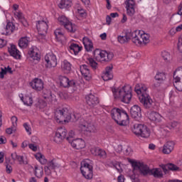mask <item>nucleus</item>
I'll use <instances>...</instances> for the list:
<instances>
[{"mask_svg":"<svg viewBox=\"0 0 182 182\" xmlns=\"http://www.w3.org/2000/svg\"><path fill=\"white\" fill-rule=\"evenodd\" d=\"M161 56H162L164 60H165V62H168V61H170V59H171L170 53H168L166 50L161 52Z\"/></svg>","mask_w":182,"mask_h":182,"instance_id":"obj_45","label":"nucleus"},{"mask_svg":"<svg viewBox=\"0 0 182 182\" xmlns=\"http://www.w3.org/2000/svg\"><path fill=\"white\" fill-rule=\"evenodd\" d=\"M173 86L178 92H182V80L181 78H173Z\"/></svg>","mask_w":182,"mask_h":182,"instance_id":"obj_41","label":"nucleus"},{"mask_svg":"<svg viewBox=\"0 0 182 182\" xmlns=\"http://www.w3.org/2000/svg\"><path fill=\"white\" fill-rule=\"evenodd\" d=\"M176 112L175 111H173V112H169L167 114V117L169 118V119H173L174 116H176Z\"/></svg>","mask_w":182,"mask_h":182,"instance_id":"obj_55","label":"nucleus"},{"mask_svg":"<svg viewBox=\"0 0 182 182\" xmlns=\"http://www.w3.org/2000/svg\"><path fill=\"white\" fill-rule=\"evenodd\" d=\"M87 105L90 107H95L97 105H99V98L93 94H90L85 97Z\"/></svg>","mask_w":182,"mask_h":182,"instance_id":"obj_20","label":"nucleus"},{"mask_svg":"<svg viewBox=\"0 0 182 182\" xmlns=\"http://www.w3.org/2000/svg\"><path fill=\"white\" fill-rule=\"evenodd\" d=\"M31 38L28 36L21 37L18 41V46L22 48H28Z\"/></svg>","mask_w":182,"mask_h":182,"instance_id":"obj_33","label":"nucleus"},{"mask_svg":"<svg viewBox=\"0 0 182 182\" xmlns=\"http://www.w3.org/2000/svg\"><path fill=\"white\" fill-rule=\"evenodd\" d=\"M61 70L64 73H70L72 70V64L67 60L61 62Z\"/></svg>","mask_w":182,"mask_h":182,"instance_id":"obj_32","label":"nucleus"},{"mask_svg":"<svg viewBox=\"0 0 182 182\" xmlns=\"http://www.w3.org/2000/svg\"><path fill=\"white\" fill-rule=\"evenodd\" d=\"M74 117V118H73ZM80 117V115L70 114L68 108H63L61 109H56L55 112V119L57 123H68L69 122H76Z\"/></svg>","mask_w":182,"mask_h":182,"instance_id":"obj_5","label":"nucleus"},{"mask_svg":"<svg viewBox=\"0 0 182 182\" xmlns=\"http://www.w3.org/2000/svg\"><path fill=\"white\" fill-rule=\"evenodd\" d=\"M54 34L56 39L59 41H62L65 39V31H63V29L62 28L55 29Z\"/></svg>","mask_w":182,"mask_h":182,"instance_id":"obj_35","label":"nucleus"},{"mask_svg":"<svg viewBox=\"0 0 182 182\" xmlns=\"http://www.w3.org/2000/svg\"><path fill=\"white\" fill-rule=\"evenodd\" d=\"M30 86L34 90L41 92V90H43L44 83L41 79L34 78L31 82H30Z\"/></svg>","mask_w":182,"mask_h":182,"instance_id":"obj_15","label":"nucleus"},{"mask_svg":"<svg viewBox=\"0 0 182 182\" xmlns=\"http://www.w3.org/2000/svg\"><path fill=\"white\" fill-rule=\"evenodd\" d=\"M34 174L38 178H41L43 176V168L41 166L36 165L34 166Z\"/></svg>","mask_w":182,"mask_h":182,"instance_id":"obj_42","label":"nucleus"},{"mask_svg":"<svg viewBox=\"0 0 182 182\" xmlns=\"http://www.w3.org/2000/svg\"><path fill=\"white\" fill-rule=\"evenodd\" d=\"M44 65L46 69H52L58 66V58L53 53H47L44 57Z\"/></svg>","mask_w":182,"mask_h":182,"instance_id":"obj_12","label":"nucleus"},{"mask_svg":"<svg viewBox=\"0 0 182 182\" xmlns=\"http://www.w3.org/2000/svg\"><path fill=\"white\" fill-rule=\"evenodd\" d=\"M123 150V146L122 145H117V146L115 148V151L117 153H120Z\"/></svg>","mask_w":182,"mask_h":182,"instance_id":"obj_61","label":"nucleus"},{"mask_svg":"<svg viewBox=\"0 0 182 182\" xmlns=\"http://www.w3.org/2000/svg\"><path fill=\"white\" fill-rule=\"evenodd\" d=\"M173 79H181L182 80V67L178 68L173 73Z\"/></svg>","mask_w":182,"mask_h":182,"instance_id":"obj_43","label":"nucleus"},{"mask_svg":"<svg viewBox=\"0 0 182 182\" xmlns=\"http://www.w3.org/2000/svg\"><path fill=\"white\" fill-rule=\"evenodd\" d=\"M6 73H13L12 68L11 67L7 66L4 68V70H2L1 73V77H2V75H6Z\"/></svg>","mask_w":182,"mask_h":182,"instance_id":"obj_47","label":"nucleus"},{"mask_svg":"<svg viewBox=\"0 0 182 182\" xmlns=\"http://www.w3.org/2000/svg\"><path fill=\"white\" fill-rule=\"evenodd\" d=\"M130 163L134 168L132 171V174L130 175L131 180H136V173L137 172V170L140 171L141 174H144V176H147V174H152L154 177H156L158 178L163 177V171H161V168H154L150 170L149 166H147V165H144L143 163L134 161H132Z\"/></svg>","mask_w":182,"mask_h":182,"instance_id":"obj_2","label":"nucleus"},{"mask_svg":"<svg viewBox=\"0 0 182 182\" xmlns=\"http://www.w3.org/2000/svg\"><path fill=\"white\" fill-rule=\"evenodd\" d=\"M48 95L43 96L44 99H50L51 102H56V97L52 95V93H50V91H48Z\"/></svg>","mask_w":182,"mask_h":182,"instance_id":"obj_48","label":"nucleus"},{"mask_svg":"<svg viewBox=\"0 0 182 182\" xmlns=\"http://www.w3.org/2000/svg\"><path fill=\"white\" fill-rule=\"evenodd\" d=\"M28 148L30 150H32V151H37L38 150V146L35 144H29Z\"/></svg>","mask_w":182,"mask_h":182,"instance_id":"obj_54","label":"nucleus"},{"mask_svg":"<svg viewBox=\"0 0 182 182\" xmlns=\"http://www.w3.org/2000/svg\"><path fill=\"white\" fill-rule=\"evenodd\" d=\"M113 65H109L105 68V71L102 74V79L105 81L110 80L113 79Z\"/></svg>","mask_w":182,"mask_h":182,"instance_id":"obj_26","label":"nucleus"},{"mask_svg":"<svg viewBox=\"0 0 182 182\" xmlns=\"http://www.w3.org/2000/svg\"><path fill=\"white\" fill-rule=\"evenodd\" d=\"M87 63H89L92 69H96L97 68V63L92 58H88Z\"/></svg>","mask_w":182,"mask_h":182,"instance_id":"obj_46","label":"nucleus"},{"mask_svg":"<svg viewBox=\"0 0 182 182\" xmlns=\"http://www.w3.org/2000/svg\"><path fill=\"white\" fill-rule=\"evenodd\" d=\"M17 122L18 117H16V116L11 117L12 127H14V129H16V127L18 126Z\"/></svg>","mask_w":182,"mask_h":182,"instance_id":"obj_53","label":"nucleus"},{"mask_svg":"<svg viewBox=\"0 0 182 182\" xmlns=\"http://www.w3.org/2000/svg\"><path fill=\"white\" fill-rule=\"evenodd\" d=\"M58 6L60 9L70 8L72 6V0H61Z\"/></svg>","mask_w":182,"mask_h":182,"instance_id":"obj_39","label":"nucleus"},{"mask_svg":"<svg viewBox=\"0 0 182 182\" xmlns=\"http://www.w3.org/2000/svg\"><path fill=\"white\" fill-rule=\"evenodd\" d=\"M14 130H15V128H14V127H11V128H7L6 129V133L7 134H12V132H14Z\"/></svg>","mask_w":182,"mask_h":182,"instance_id":"obj_58","label":"nucleus"},{"mask_svg":"<svg viewBox=\"0 0 182 182\" xmlns=\"http://www.w3.org/2000/svg\"><path fill=\"white\" fill-rule=\"evenodd\" d=\"M73 137H75V132L71 130L69 133H68V136L67 137V140L69 141V143H71L73 139H73Z\"/></svg>","mask_w":182,"mask_h":182,"instance_id":"obj_52","label":"nucleus"},{"mask_svg":"<svg viewBox=\"0 0 182 182\" xmlns=\"http://www.w3.org/2000/svg\"><path fill=\"white\" fill-rule=\"evenodd\" d=\"M11 156L12 160H14V161H18L19 164H24V165L28 164V160L26 159V158H25V156H23L18 155L16 152L11 154Z\"/></svg>","mask_w":182,"mask_h":182,"instance_id":"obj_29","label":"nucleus"},{"mask_svg":"<svg viewBox=\"0 0 182 182\" xmlns=\"http://www.w3.org/2000/svg\"><path fill=\"white\" fill-rule=\"evenodd\" d=\"M70 144L73 147V149H76L77 150H80V149H85L86 146V143L85 140L82 139H73Z\"/></svg>","mask_w":182,"mask_h":182,"instance_id":"obj_23","label":"nucleus"},{"mask_svg":"<svg viewBox=\"0 0 182 182\" xmlns=\"http://www.w3.org/2000/svg\"><path fill=\"white\" fill-rule=\"evenodd\" d=\"M178 126V122L173 121L171 123V127L169 129H174V127H177Z\"/></svg>","mask_w":182,"mask_h":182,"instance_id":"obj_60","label":"nucleus"},{"mask_svg":"<svg viewBox=\"0 0 182 182\" xmlns=\"http://www.w3.org/2000/svg\"><path fill=\"white\" fill-rule=\"evenodd\" d=\"M168 167V170H171L172 171H177L178 170V166L173 164H169L166 166Z\"/></svg>","mask_w":182,"mask_h":182,"instance_id":"obj_50","label":"nucleus"},{"mask_svg":"<svg viewBox=\"0 0 182 182\" xmlns=\"http://www.w3.org/2000/svg\"><path fill=\"white\" fill-rule=\"evenodd\" d=\"M155 80H157L160 83L166 80V73L158 71L154 77Z\"/></svg>","mask_w":182,"mask_h":182,"instance_id":"obj_40","label":"nucleus"},{"mask_svg":"<svg viewBox=\"0 0 182 182\" xmlns=\"http://www.w3.org/2000/svg\"><path fill=\"white\" fill-rule=\"evenodd\" d=\"M177 15H180V16H181L182 15V6L180 5L178 7V12L176 14Z\"/></svg>","mask_w":182,"mask_h":182,"instance_id":"obj_63","label":"nucleus"},{"mask_svg":"<svg viewBox=\"0 0 182 182\" xmlns=\"http://www.w3.org/2000/svg\"><path fill=\"white\" fill-rule=\"evenodd\" d=\"M159 132L161 133V136H163V137H166V136H168L170 134V132L167 130V127H160Z\"/></svg>","mask_w":182,"mask_h":182,"instance_id":"obj_44","label":"nucleus"},{"mask_svg":"<svg viewBox=\"0 0 182 182\" xmlns=\"http://www.w3.org/2000/svg\"><path fill=\"white\" fill-rule=\"evenodd\" d=\"M68 134V131L66 129L63 127H60L55 132V134L54 136V141L55 143L59 144L62 142V140L66 139V136Z\"/></svg>","mask_w":182,"mask_h":182,"instance_id":"obj_13","label":"nucleus"},{"mask_svg":"<svg viewBox=\"0 0 182 182\" xmlns=\"http://www.w3.org/2000/svg\"><path fill=\"white\" fill-rule=\"evenodd\" d=\"M14 18L16 19H18L19 22L23 25V26H28V21H26V19H25V17L23 16V14L21 11H14Z\"/></svg>","mask_w":182,"mask_h":182,"instance_id":"obj_31","label":"nucleus"},{"mask_svg":"<svg viewBox=\"0 0 182 182\" xmlns=\"http://www.w3.org/2000/svg\"><path fill=\"white\" fill-rule=\"evenodd\" d=\"M149 119L151 122H154L155 124H158V123H161L163 120H164V117L160 114V113L157 112L152 111L149 114Z\"/></svg>","mask_w":182,"mask_h":182,"instance_id":"obj_17","label":"nucleus"},{"mask_svg":"<svg viewBox=\"0 0 182 182\" xmlns=\"http://www.w3.org/2000/svg\"><path fill=\"white\" fill-rule=\"evenodd\" d=\"M59 80L60 85L63 87H70V86L73 87L76 85L74 80H69V78L66 76H59Z\"/></svg>","mask_w":182,"mask_h":182,"instance_id":"obj_19","label":"nucleus"},{"mask_svg":"<svg viewBox=\"0 0 182 182\" xmlns=\"http://www.w3.org/2000/svg\"><path fill=\"white\" fill-rule=\"evenodd\" d=\"M113 53L96 49L94 51V57L97 62H109L113 59Z\"/></svg>","mask_w":182,"mask_h":182,"instance_id":"obj_10","label":"nucleus"},{"mask_svg":"<svg viewBox=\"0 0 182 182\" xmlns=\"http://www.w3.org/2000/svg\"><path fill=\"white\" fill-rule=\"evenodd\" d=\"M77 14L82 18H85V16H86V11L82 8L77 9Z\"/></svg>","mask_w":182,"mask_h":182,"instance_id":"obj_51","label":"nucleus"},{"mask_svg":"<svg viewBox=\"0 0 182 182\" xmlns=\"http://www.w3.org/2000/svg\"><path fill=\"white\" fill-rule=\"evenodd\" d=\"M6 143V138L4 136H0V144H5Z\"/></svg>","mask_w":182,"mask_h":182,"instance_id":"obj_59","label":"nucleus"},{"mask_svg":"<svg viewBox=\"0 0 182 182\" xmlns=\"http://www.w3.org/2000/svg\"><path fill=\"white\" fill-rule=\"evenodd\" d=\"M36 28L39 35H46L48 32V23L45 21H38L36 23Z\"/></svg>","mask_w":182,"mask_h":182,"instance_id":"obj_18","label":"nucleus"},{"mask_svg":"<svg viewBox=\"0 0 182 182\" xmlns=\"http://www.w3.org/2000/svg\"><path fill=\"white\" fill-rule=\"evenodd\" d=\"M81 2H82V4L86 6L90 5V0H81Z\"/></svg>","mask_w":182,"mask_h":182,"instance_id":"obj_64","label":"nucleus"},{"mask_svg":"<svg viewBox=\"0 0 182 182\" xmlns=\"http://www.w3.org/2000/svg\"><path fill=\"white\" fill-rule=\"evenodd\" d=\"M112 93L115 99H119L123 103H130L132 97H133V90L130 85H124L117 88L112 89Z\"/></svg>","mask_w":182,"mask_h":182,"instance_id":"obj_4","label":"nucleus"},{"mask_svg":"<svg viewBox=\"0 0 182 182\" xmlns=\"http://www.w3.org/2000/svg\"><path fill=\"white\" fill-rule=\"evenodd\" d=\"M117 181L118 182H124V176L123 175H119L117 178Z\"/></svg>","mask_w":182,"mask_h":182,"instance_id":"obj_62","label":"nucleus"},{"mask_svg":"<svg viewBox=\"0 0 182 182\" xmlns=\"http://www.w3.org/2000/svg\"><path fill=\"white\" fill-rule=\"evenodd\" d=\"M78 130L82 136H89L95 133H97L96 126L92 123H88L86 121H84V122H82L78 125Z\"/></svg>","mask_w":182,"mask_h":182,"instance_id":"obj_7","label":"nucleus"},{"mask_svg":"<svg viewBox=\"0 0 182 182\" xmlns=\"http://www.w3.org/2000/svg\"><path fill=\"white\" fill-rule=\"evenodd\" d=\"M35 158L41 164L45 165L47 164L48 163V159L45 157V155L41 154V153H37L34 155Z\"/></svg>","mask_w":182,"mask_h":182,"instance_id":"obj_38","label":"nucleus"},{"mask_svg":"<svg viewBox=\"0 0 182 182\" xmlns=\"http://www.w3.org/2000/svg\"><path fill=\"white\" fill-rule=\"evenodd\" d=\"M28 55L33 60H41V54H39V50L36 47H32L28 51Z\"/></svg>","mask_w":182,"mask_h":182,"instance_id":"obj_28","label":"nucleus"},{"mask_svg":"<svg viewBox=\"0 0 182 182\" xmlns=\"http://www.w3.org/2000/svg\"><path fill=\"white\" fill-rule=\"evenodd\" d=\"M23 127L28 134H32V128H31V125L27 122L23 124Z\"/></svg>","mask_w":182,"mask_h":182,"instance_id":"obj_49","label":"nucleus"},{"mask_svg":"<svg viewBox=\"0 0 182 182\" xmlns=\"http://www.w3.org/2000/svg\"><path fill=\"white\" fill-rule=\"evenodd\" d=\"M20 97L21 100L23 102L25 106H31L32 105H33V100L32 99V97L29 95H26L25 97Z\"/></svg>","mask_w":182,"mask_h":182,"instance_id":"obj_37","label":"nucleus"},{"mask_svg":"<svg viewBox=\"0 0 182 182\" xmlns=\"http://www.w3.org/2000/svg\"><path fill=\"white\" fill-rule=\"evenodd\" d=\"M132 41L136 46L147 45L150 42V35L146 33L144 31L135 30L130 31L127 30L122 35L118 36L117 41L119 43H127Z\"/></svg>","mask_w":182,"mask_h":182,"instance_id":"obj_1","label":"nucleus"},{"mask_svg":"<svg viewBox=\"0 0 182 182\" xmlns=\"http://www.w3.org/2000/svg\"><path fill=\"white\" fill-rule=\"evenodd\" d=\"M125 9L129 16H133L136 14V1L134 0H126Z\"/></svg>","mask_w":182,"mask_h":182,"instance_id":"obj_14","label":"nucleus"},{"mask_svg":"<svg viewBox=\"0 0 182 182\" xmlns=\"http://www.w3.org/2000/svg\"><path fill=\"white\" fill-rule=\"evenodd\" d=\"M68 50L70 51L71 55H78L79 52L82 50V46H79V44L71 43L68 46Z\"/></svg>","mask_w":182,"mask_h":182,"instance_id":"obj_25","label":"nucleus"},{"mask_svg":"<svg viewBox=\"0 0 182 182\" xmlns=\"http://www.w3.org/2000/svg\"><path fill=\"white\" fill-rule=\"evenodd\" d=\"M174 141H169L164 144L163 149H162V153L164 154H170L173 150H174Z\"/></svg>","mask_w":182,"mask_h":182,"instance_id":"obj_27","label":"nucleus"},{"mask_svg":"<svg viewBox=\"0 0 182 182\" xmlns=\"http://www.w3.org/2000/svg\"><path fill=\"white\" fill-rule=\"evenodd\" d=\"M132 132L136 136H140L144 139L150 137V129L147 126L141 124H135L132 128Z\"/></svg>","mask_w":182,"mask_h":182,"instance_id":"obj_9","label":"nucleus"},{"mask_svg":"<svg viewBox=\"0 0 182 182\" xmlns=\"http://www.w3.org/2000/svg\"><path fill=\"white\" fill-rule=\"evenodd\" d=\"M6 32L2 33V35H11L15 31V25L14 23L9 22L7 23L6 28H4Z\"/></svg>","mask_w":182,"mask_h":182,"instance_id":"obj_34","label":"nucleus"},{"mask_svg":"<svg viewBox=\"0 0 182 182\" xmlns=\"http://www.w3.org/2000/svg\"><path fill=\"white\" fill-rule=\"evenodd\" d=\"M90 153L92 154L93 156L99 157L102 160H105L106 157H107V154L105 149H102L99 147H92L90 149Z\"/></svg>","mask_w":182,"mask_h":182,"instance_id":"obj_16","label":"nucleus"},{"mask_svg":"<svg viewBox=\"0 0 182 182\" xmlns=\"http://www.w3.org/2000/svg\"><path fill=\"white\" fill-rule=\"evenodd\" d=\"M58 21L60 25L64 26L65 29H66L68 32H70V33H75V31L77 29V26L70 22L65 16H60Z\"/></svg>","mask_w":182,"mask_h":182,"instance_id":"obj_11","label":"nucleus"},{"mask_svg":"<svg viewBox=\"0 0 182 182\" xmlns=\"http://www.w3.org/2000/svg\"><path fill=\"white\" fill-rule=\"evenodd\" d=\"M82 43L85 46V50L87 52H92L93 50V43L89 38L84 37L82 38Z\"/></svg>","mask_w":182,"mask_h":182,"instance_id":"obj_30","label":"nucleus"},{"mask_svg":"<svg viewBox=\"0 0 182 182\" xmlns=\"http://www.w3.org/2000/svg\"><path fill=\"white\" fill-rule=\"evenodd\" d=\"M46 168H48V170H55V168L59 167V164L56 161V159H53L50 161H47L46 164Z\"/></svg>","mask_w":182,"mask_h":182,"instance_id":"obj_36","label":"nucleus"},{"mask_svg":"<svg viewBox=\"0 0 182 182\" xmlns=\"http://www.w3.org/2000/svg\"><path fill=\"white\" fill-rule=\"evenodd\" d=\"M80 70L82 77H84L85 80L89 81L90 79H92V74L90 73V69L89 68V66L85 64L80 65Z\"/></svg>","mask_w":182,"mask_h":182,"instance_id":"obj_22","label":"nucleus"},{"mask_svg":"<svg viewBox=\"0 0 182 182\" xmlns=\"http://www.w3.org/2000/svg\"><path fill=\"white\" fill-rule=\"evenodd\" d=\"M131 116L135 120H140L141 118V108L139 105H134L130 110Z\"/></svg>","mask_w":182,"mask_h":182,"instance_id":"obj_21","label":"nucleus"},{"mask_svg":"<svg viewBox=\"0 0 182 182\" xmlns=\"http://www.w3.org/2000/svg\"><path fill=\"white\" fill-rule=\"evenodd\" d=\"M6 171L7 174H11L12 173V166L11 165H6Z\"/></svg>","mask_w":182,"mask_h":182,"instance_id":"obj_57","label":"nucleus"},{"mask_svg":"<svg viewBox=\"0 0 182 182\" xmlns=\"http://www.w3.org/2000/svg\"><path fill=\"white\" fill-rule=\"evenodd\" d=\"M9 53L14 58V59H21V52L16 48V46L11 44L8 48Z\"/></svg>","mask_w":182,"mask_h":182,"instance_id":"obj_24","label":"nucleus"},{"mask_svg":"<svg viewBox=\"0 0 182 182\" xmlns=\"http://www.w3.org/2000/svg\"><path fill=\"white\" fill-rule=\"evenodd\" d=\"M4 46H6V41L0 38V49H2Z\"/></svg>","mask_w":182,"mask_h":182,"instance_id":"obj_56","label":"nucleus"},{"mask_svg":"<svg viewBox=\"0 0 182 182\" xmlns=\"http://www.w3.org/2000/svg\"><path fill=\"white\" fill-rule=\"evenodd\" d=\"M90 159H85L81 162L80 171L87 180H90L93 177V166L90 164Z\"/></svg>","mask_w":182,"mask_h":182,"instance_id":"obj_8","label":"nucleus"},{"mask_svg":"<svg viewBox=\"0 0 182 182\" xmlns=\"http://www.w3.org/2000/svg\"><path fill=\"white\" fill-rule=\"evenodd\" d=\"M134 91L139 96L140 103L144 105L145 109H157V107H156V102H153V100L149 95V90L146 85L136 84Z\"/></svg>","mask_w":182,"mask_h":182,"instance_id":"obj_3","label":"nucleus"},{"mask_svg":"<svg viewBox=\"0 0 182 182\" xmlns=\"http://www.w3.org/2000/svg\"><path fill=\"white\" fill-rule=\"evenodd\" d=\"M111 117L119 126H126L129 122V115L123 109L113 108L111 110Z\"/></svg>","mask_w":182,"mask_h":182,"instance_id":"obj_6","label":"nucleus"}]
</instances>
